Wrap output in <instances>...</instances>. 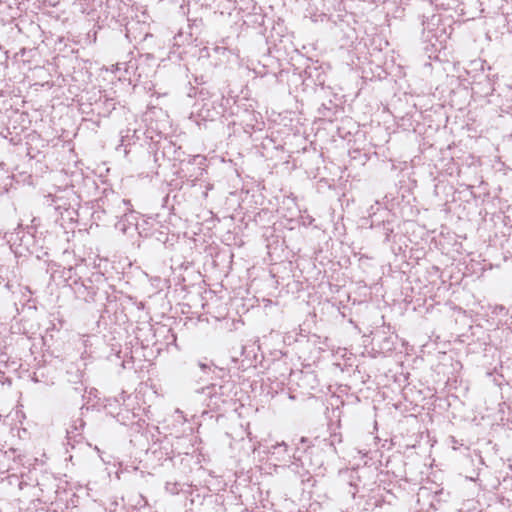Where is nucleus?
I'll return each mask as SVG.
<instances>
[{
	"instance_id": "f257e3e1",
	"label": "nucleus",
	"mask_w": 512,
	"mask_h": 512,
	"mask_svg": "<svg viewBox=\"0 0 512 512\" xmlns=\"http://www.w3.org/2000/svg\"><path fill=\"white\" fill-rule=\"evenodd\" d=\"M278 447H279V448L283 447V448H284V450L286 449V445H285V443H280V444H277L276 446H274V448H278Z\"/></svg>"
},
{
	"instance_id": "f03ea898",
	"label": "nucleus",
	"mask_w": 512,
	"mask_h": 512,
	"mask_svg": "<svg viewBox=\"0 0 512 512\" xmlns=\"http://www.w3.org/2000/svg\"><path fill=\"white\" fill-rule=\"evenodd\" d=\"M200 367H201L202 369H205V368H206V365L201 363V364H200Z\"/></svg>"
}]
</instances>
